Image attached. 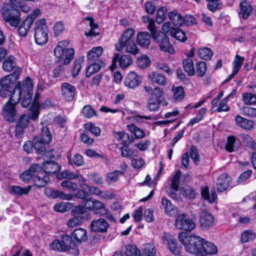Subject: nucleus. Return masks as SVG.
<instances>
[{"label":"nucleus","instance_id":"nucleus-30","mask_svg":"<svg viewBox=\"0 0 256 256\" xmlns=\"http://www.w3.org/2000/svg\"><path fill=\"white\" fill-rule=\"evenodd\" d=\"M168 16L170 21L176 26H182L183 16L176 10L169 12Z\"/></svg>","mask_w":256,"mask_h":256},{"label":"nucleus","instance_id":"nucleus-64","mask_svg":"<svg viewBox=\"0 0 256 256\" xmlns=\"http://www.w3.org/2000/svg\"><path fill=\"white\" fill-rule=\"evenodd\" d=\"M84 128L96 136H98L100 134L101 130L100 128L91 122L86 124H84Z\"/></svg>","mask_w":256,"mask_h":256},{"label":"nucleus","instance_id":"nucleus-13","mask_svg":"<svg viewBox=\"0 0 256 256\" xmlns=\"http://www.w3.org/2000/svg\"><path fill=\"white\" fill-rule=\"evenodd\" d=\"M2 68L6 72L14 70L10 74L16 76H18L21 72L20 68L16 66L15 58L11 56L8 57L3 62Z\"/></svg>","mask_w":256,"mask_h":256},{"label":"nucleus","instance_id":"nucleus-27","mask_svg":"<svg viewBox=\"0 0 256 256\" xmlns=\"http://www.w3.org/2000/svg\"><path fill=\"white\" fill-rule=\"evenodd\" d=\"M144 89L146 92L150 95V98H154L160 101V98L163 95V90L159 87H156L152 89L150 86H144Z\"/></svg>","mask_w":256,"mask_h":256},{"label":"nucleus","instance_id":"nucleus-6","mask_svg":"<svg viewBox=\"0 0 256 256\" xmlns=\"http://www.w3.org/2000/svg\"><path fill=\"white\" fill-rule=\"evenodd\" d=\"M34 36L36 42L39 45H43L47 42L48 29L44 19H40L35 23Z\"/></svg>","mask_w":256,"mask_h":256},{"label":"nucleus","instance_id":"nucleus-36","mask_svg":"<svg viewBox=\"0 0 256 256\" xmlns=\"http://www.w3.org/2000/svg\"><path fill=\"white\" fill-rule=\"evenodd\" d=\"M86 20L90 21L89 25L90 26V30L88 32H85V35L86 36H96L99 34V32H96V30L98 28V25L94 22L93 18L87 17Z\"/></svg>","mask_w":256,"mask_h":256},{"label":"nucleus","instance_id":"nucleus-22","mask_svg":"<svg viewBox=\"0 0 256 256\" xmlns=\"http://www.w3.org/2000/svg\"><path fill=\"white\" fill-rule=\"evenodd\" d=\"M22 93L20 88V82H18L15 84L12 90H10V98L8 102L16 104L22 98Z\"/></svg>","mask_w":256,"mask_h":256},{"label":"nucleus","instance_id":"nucleus-5","mask_svg":"<svg viewBox=\"0 0 256 256\" xmlns=\"http://www.w3.org/2000/svg\"><path fill=\"white\" fill-rule=\"evenodd\" d=\"M69 43V41L66 40L59 42L54 50L55 56L63 60L65 64H68L74 56V49L66 48Z\"/></svg>","mask_w":256,"mask_h":256},{"label":"nucleus","instance_id":"nucleus-4","mask_svg":"<svg viewBox=\"0 0 256 256\" xmlns=\"http://www.w3.org/2000/svg\"><path fill=\"white\" fill-rule=\"evenodd\" d=\"M0 12L4 22L8 23L11 26L16 28L20 24L21 20L20 13L18 10L13 6L4 4L0 8Z\"/></svg>","mask_w":256,"mask_h":256},{"label":"nucleus","instance_id":"nucleus-21","mask_svg":"<svg viewBox=\"0 0 256 256\" xmlns=\"http://www.w3.org/2000/svg\"><path fill=\"white\" fill-rule=\"evenodd\" d=\"M42 168L44 173L47 174H56L58 173L61 166L58 164L52 161H45L42 164Z\"/></svg>","mask_w":256,"mask_h":256},{"label":"nucleus","instance_id":"nucleus-54","mask_svg":"<svg viewBox=\"0 0 256 256\" xmlns=\"http://www.w3.org/2000/svg\"><path fill=\"white\" fill-rule=\"evenodd\" d=\"M173 97L178 100H182L184 96V90L182 86H178L176 88H172Z\"/></svg>","mask_w":256,"mask_h":256},{"label":"nucleus","instance_id":"nucleus-60","mask_svg":"<svg viewBox=\"0 0 256 256\" xmlns=\"http://www.w3.org/2000/svg\"><path fill=\"white\" fill-rule=\"evenodd\" d=\"M244 57L240 56L238 54H236L232 62L233 70L238 72L244 62Z\"/></svg>","mask_w":256,"mask_h":256},{"label":"nucleus","instance_id":"nucleus-12","mask_svg":"<svg viewBox=\"0 0 256 256\" xmlns=\"http://www.w3.org/2000/svg\"><path fill=\"white\" fill-rule=\"evenodd\" d=\"M72 236L64 235L62 237V240H55L53 242L52 246L54 250L59 251L68 250L70 248L75 246L74 242L72 240Z\"/></svg>","mask_w":256,"mask_h":256},{"label":"nucleus","instance_id":"nucleus-7","mask_svg":"<svg viewBox=\"0 0 256 256\" xmlns=\"http://www.w3.org/2000/svg\"><path fill=\"white\" fill-rule=\"evenodd\" d=\"M86 205L88 208L92 210L96 214L106 217L112 222H116L115 218L110 212L106 208L104 203L98 200H86Z\"/></svg>","mask_w":256,"mask_h":256},{"label":"nucleus","instance_id":"nucleus-15","mask_svg":"<svg viewBox=\"0 0 256 256\" xmlns=\"http://www.w3.org/2000/svg\"><path fill=\"white\" fill-rule=\"evenodd\" d=\"M76 89L74 86L68 82H63L60 87L61 95L66 101H72L74 98Z\"/></svg>","mask_w":256,"mask_h":256},{"label":"nucleus","instance_id":"nucleus-58","mask_svg":"<svg viewBox=\"0 0 256 256\" xmlns=\"http://www.w3.org/2000/svg\"><path fill=\"white\" fill-rule=\"evenodd\" d=\"M50 181V177H34V185L38 188L44 186Z\"/></svg>","mask_w":256,"mask_h":256},{"label":"nucleus","instance_id":"nucleus-48","mask_svg":"<svg viewBox=\"0 0 256 256\" xmlns=\"http://www.w3.org/2000/svg\"><path fill=\"white\" fill-rule=\"evenodd\" d=\"M114 136L124 146H128L130 142L128 135L124 132H119L116 133Z\"/></svg>","mask_w":256,"mask_h":256},{"label":"nucleus","instance_id":"nucleus-24","mask_svg":"<svg viewBox=\"0 0 256 256\" xmlns=\"http://www.w3.org/2000/svg\"><path fill=\"white\" fill-rule=\"evenodd\" d=\"M236 124L244 129L250 130L254 128V122L238 114L234 118Z\"/></svg>","mask_w":256,"mask_h":256},{"label":"nucleus","instance_id":"nucleus-14","mask_svg":"<svg viewBox=\"0 0 256 256\" xmlns=\"http://www.w3.org/2000/svg\"><path fill=\"white\" fill-rule=\"evenodd\" d=\"M16 105L10 102H7L2 106V115L4 119L9 122H12L14 120V118L16 114Z\"/></svg>","mask_w":256,"mask_h":256},{"label":"nucleus","instance_id":"nucleus-57","mask_svg":"<svg viewBox=\"0 0 256 256\" xmlns=\"http://www.w3.org/2000/svg\"><path fill=\"white\" fill-rule=\"evenodd\" d=\"M206 64L204 62H199L196 64V74L198 76H204L206 72Z\"/></svg>","mask_w":256,"mask_h":256},{"label":"nucleus","instance_id":"nucleus-31","mask_svg":"<svg viewBox=\"0 0 256 256\" xmlns=\"http://www.w3.org/2000/svg\"><path fill=\"white\" fill-rule=\"evenodd\" d=\"M32 188V186H28L25 188H22L20 186H12L10 187V194L12 195L21 196L22 194H28Z\"/></svg>","mask_w":256,"mask_h":256},{"label":"nucleus","instance_id":"nucleus-45","mask_svg":"<svg viewBox=\"0 0 256 256\" xmlns=\"http://www.w3.org/2000/svg\"><path fill=\"white\" fill-rule=\"evenodd\" d=\"M160 101L150 98L148 100L146 108L150 112H156L159 110Z\"/></svg>","mask_w":256,"mask_h":256},{"label":"nucleus","instance_id":"nucleus-3","mask_svg":"<svg viewBox=\"0 0 256 256\" xmlns=\"http://www.w3.org/2000/svg\"><path fill=\"white\" fill-rule=\"evenodd\" d=\"M38 97V94H36L34 101L31 106L30 111V114L28 116L24 114L20 116V118L18 120L17 124L16 126V135H20L23 132L24 128H26L28 124L29 119L33 120H36L39 115V103L37 102V98Z\"/></svg>","mask_w":256,"mask_h":256},{"label":"nucleus","instance_id":"nucleus-53","mask_svg":"<svg viewBox=\"0 0 256 256\" xmlns=\"http://www.w3.org/2000/svg\"><path fill=\"white\" fill-rule=\"evenodd\" d=\"M242 99L246 104H256V95L251 93L246 92L242 94Z\"/></svg>","mask_w":256,"mask_h":256},{"label":"nucleus","instance_id":"nucleus-16","mask_svg":"<svg viewBox=\"0 0 256 256\" xmlns=\"http://www.w3.org/2000/svg\"><path fill=\"white\" fill-rule=\"evenodd\" d=\"M217 252V247L212 242L206 241L202 238V244L200 248L198 255L206 256L208 254H216Z\"/></svg>","mask_w":256,"mask_h":256},{"label":"nucleus","instance_id":"nucleus-18","mask_svg":"<svg viewBox=\"0 0 256 256\" xmlns=\"http://www.w3.org/2000/svg\"><path fill=\"white\" fill-rule=\"evenodd\" d=\"M140 76L134 72H130L124 80L125 86L130 88H135L141 83Z\"/></svg>","mask_w":256,"mask_h":256},{"label":"nucleus","instance_id":"nucleus-26","mask_svg":"<svg viewBox=\"0 0 256 256\" xmlns=\"http://www.w3.org/2000/svg\"><path fill=\"white\" fill-rule=\"evenodd\" d=\"M202 196L210 203L214 202L217 200V194L214 190H211L210 195L209 193V190L207 186L202 188Z\"/></svg>","mask_w":256,"mask_h":256},{"label":"nucleus","instance_id":"nucleus-62","mask_svg":"<svg viewBox=\"0 0 256 256\" xmlns=\"http://www.w3.org/2000/svg\"><path fill=\"white\" fill-rule=\"evenodd\" d=\"M242 114L249 117H256V108L250 106H243L240 108Z\"/></svg>","mask_w":256,"mask_h":256},{"label":"nucleus","instance_id":"nucleus-46","mask_svg":"<svg viewBox=\"0 0 256 256\" xmlns=\"http://www.w3.org/2000/svg\"><path fill=\"white\" fill-rule=\"evenodd\" d=\"M142 254L145 256H154L156 250L152 244L148 243L144 245Z\"/></svg>","mask_w":256,"mask_h":256},{"label":"nucleus","instance_id":"nucleus-59","mask_svg":"<svg viewBox=\"0 0 256 256\" xmlns=\"http://www.w3.org/2000/svg\"><path fill=\"white\" fill-rule=\"evenodd\" d=\"M256 237L255 233L251 230H246L242 233L241 240L242 242H247Z\"/></svg>","mask_w":256,"mask_h":256},{"label":"nucleus","instance_id":"nucleus-17","mask_svg":"<svg viewBox=\"0 0 256 256\" xmlns=\"http://www.w3.org/2000/svg\"><path fill=\"white\" fill-rule=\"evenodd\" d=\"M109 226L108 223L106 220L100 218L98 220H93L90 227L92 232H104L107 231Z\"/></svg>","mask_w":256,"mask_h":256},{"label":"nucleus","instance_id":"nucleus-51","mask_svg":"<svg viewBox=\"0 0 256 256\" xmlns=\"http://www.w3.org/2000/svg\"><path fill=\"white\" fill-rule=\"evenodd\" d=\"M207 6L208 9L212 12L220 10L222 8V4L220 0H212L209 1Z\"/></svg>","mask_w":256,"mask_h":256},{"label":"nucleus","instance_id":"nucleus-20","mask_svg":"<svg viewBox=\"0 0 256 256\" xmlns=\"http://www.w3.org/2000/svg\"><path fill=\"white\" fill-rule=\"evenodd\" d=\"M234 180L232 177H219L218 179L216 184L217 191L218 192H222L229 186H236L235 183H233Z\"/></svg>","mask_w":256,"mask_h":256},{"label":"nucleus","instance_id":"nucleus-38","mask_svg":"<svg viewBox=\"0 0 256 256\" xmlns=\"http://www.w3.org/2000/svg\"><path fill=\"white\" fill-rule=\"evenodd\" d=\"M118 60L120 66L122 68H125L129 66L132 62V58L129 55H122L120 58L118 57Z\"/></svg>","mask_w":256,"mask_h":256},{"label":"nucleus","instance_id":"nucleus-63","mask_svg":"<svg viewBox=\"0 0 256 256\" xmlns=\"http://www.w3.org/2000/svg\"><path fill=\"white\" fill-rule=\"evenodd\" d=\"M236 138L235 136H232L228 138L227 142L226 144V149L229 152H232L235 150L234 144Z\"/></svg>","mask_w":256,"mask_h":256},{"label":"nucleus","instance_id":"nucleus-29","mask_svg":"<svg viewBox=\"0 0 256 256\" xmlns=\"http://www.w3.org/2000/svg\"><path fill=\"white\" fill-rule=\"evenodd\" d=\"M149 79L154 83L160 86H165L166 83V78L162 74L152 72L148 75Z\"/></svg>","mask_w":256,"mask_h":256},{"label":"nucleus","instance_id":"nucleus-28","mask_svg":"<svg viewBox=\"0 0 256 256\" xmlns=\"http://www.w3.org/2000/svg\"><path fill=\"white\" fill-rule=\"evenodd\" d=\"M72 236L77 242H84L88 238L86 231L82 228L75 230L72 234Z\"/></svg>","mask_w":256,"mask_h":256},{"label":"nucleus","instance_id":"nucleus-35","mask_svg":"<svg viewBox=\"0 0 256 256\" xmlns=\"http://www.w3.org/2000/svg\"><path fill=\"white\" fill-rule=\"evenodd\" d=\"M183 66L184 70L190 76H192L195 74V70L194 62L190 58H187L183 60Z\"/></svg>","mask_w":256,"mask_h":256},{"label":"nucleus","instance_id":"nucleus-50","mask_svg":"<svg viewBox=\"0 0 256 256\" xmlns=\"http://www.w3.org/2000/svg\"><path fill=\"white\" fill-rule=\"evenodd\" d=\"M136 63L138 67L145 68L150 66V60L147 56L142 55L138 58Z\"/></svg>","mask_w":256,"mask_h":256},{"label":"nucleus","instance_id":"nucleus-39","mask_svg":"<svg viewBox=\"0 0 256 256\" xmlns=\"http://www.w3.org/2000/svg\"><path fill=\"white\" fill-rule=\"evenodd\" d=\"M33 84L32 80L30 78H26L22 82V85L20 84V88L23 93L32 94Z\"/></svg>","mask_w":256,"mask_h":256},{"label":"nucleus","instance_id":"nucleus-61","mask_svg":"<svg viewBox=\"0 0 256 256\" xmlns=\"http://www.w3.org/2000/svg\"><path fill=\"white\" fill-rule=\"evenodd\" d=\"M100 69V64L96 63L90 64L87 68L86 72V76L90 77L92 74L97 72Z\"/></svg>","mask_w":256,"mask_h":256},{"label":"nucleus","instance_id":"nucleus-9","mask_svg":"<svg viewBox=\"0 0 256 256\" xmlns=\"http://www.w3.org/2000/svg\"><path fill=\"white\" fill-rule=\"evenodd\" d=\"M40 14L39 8H36L23 20L18 28L19 34L22 36H26L34 20Z\"/></svg>","mask_w":256,"mask_h":256},{"label":"nucleus","instance_id":"nucleus-41","mask_svg":"<svg viewBox=\"0 0 256 256\" xmlns=\"http://www.w3.org/2000/svg\"><path fill=\"white\" fill-rule=\"evenodd\" d=\"M36 137L44 140L45 142H50L52 140V136L50 134L49 128L46 126L42 128L40 136Z\"/></svg>","mask_w":256,"mask_h":256},{"label":"nucleus","instance_id":"nucleus-32","mask_svg":"<svg viewBox=\"0 0 256 256\" xmlns=\"http://www.w3.org/2000/svg\"><path fill=\"white\" fill-rule=\"evenodd\" d=\"M240 14L242 18L246 19L250 15L252 8L250 2L246 0H244L240 4Z\"/></svg>","mask_w":256,"mask_h":256},{"label":"nucleus","instance_id":"nucleus-33","mask_svg":"<svg viewBox=\"0 0 256 256\" xmlns=\"http://www.w3.org/2000/svg\"><path fill=\"white\" fill-rule=\"evenodd\" d=\"M42 170L40 166L36 164H34L27 170H25L22 174L23 176H36L39 174H42Z\"/></svg>","mask_w":256,"mask_h":256},{"label":"nucleus","instance_id":"nucleus-34","mask_svg":"<svg viewBox=\"0 0 256 256\" xmlns=\"http://www.w3.org/2000/svg\"><path fill=\"white\" fill-rule=\"evenodd\" d=\"M33 146L38 153H40L46 150V145L50 142H45L44 140L35 137L33 139Z\"/></svg>","mask_w":256,"mask_h":256},{"label":"nucleus","instance_id":"nucleus-52","mask_svg":"<svg viewBox=\"0 0 256 256\" xmlns=\"http://www.w3.org/2000/svg\"><path fill=\"white\" fill-rule=\"evenodd\" d=\"M166 13L167 10L164 7H162L158 9L156 20L158 24H161L164 20Z\"/></svg>","mask_w":256,"mask_h":256},{"label":"nucleus","instance_id":"nucleus-37","mask_svg":"<svg viewBox=\"0 0 256 256\" xmlns=\"http://www.w3.org/2000/svg\"><path fill=\"white\" fill-rule=\"evenodd\" d=\"M50 196L53 198H60L64 200H71L73 198V195L71 194H66L64 192L58 190H52L50 192Z\"/></svg>","mask_w":256,"mask_h":256},{"label":"nucleus","instance_id":"nucleus-56","mask_svg":"<svg viewBox=\"0 0 256 256\" xmlns=\"http://www.w3.org/2000/svg\"><path fill=\"white\" fill-rule=\"evenodd\" d=\"M162 204L164 206L166 213L170 214L171 212L174 210V206L172 204L170 201L165 197H162Z\"/></svg>","mask_w":256,"mask_h":256},{"label":"nucleus","instance_id":"nucleus-10","mask_svg":"<svg viewBox=\"0 0 256 256\" xmlns=\"http://www.w3.org/2000/svg\"><path fill=\"white\" fill-rule=\"evenodd\" d=\"M174 226L178 230L188 232L192 231L196 228L194 222L187 215L182 214H178L175 220Z\"/></svg>","mask_w":256,"mask_h":256},{"label":"nucleus","instance_id":"nucleus-2","mask_svg":"<svg viewBox=\"0 0 256 256\" xmlns=\"http://www.w3.org/2000/svg\"><path fill=\"white\" fill-rule=\"evenodd\" d=\"M178 238L188 252L196 254L198 256L200 248L202 244V238L196 234L182 232L178 234Z\"/></svg>","mask_w":256,"mask_h":256},{"label":"nucleus","instance_id":"nucleus-25","mask_svg":"<svg viewBox=\"0 0 256 256\" xmlns=\"http://www.w3.org/2000/svg\"><path fill=\"white\" fill-rule=\"evenodd\" d=\"M150 34L146 32H138L136 36V41L140 46L148 48L150 42Z\"/></svg>","mask_w":256,"mask_h":256},{"label":"nucleus","instance_id":"nucleus-55","mask_svg":"<svg viewBox=\"0 0 256 256\" xmlns=\"http://www.w3.org/2000/svg\"><path fill=\"white\" fill-rule=\"evenodd\" d=\"M128 126L129 130L134 134L136 138H141L144 136L145 133L144 131L136 127L134 124L128 125Z\"/></svg>","mask_w":256,"mask_h":256},{"label":"nucleus","instance_id":"nucleus-44","mask_svg":"<svg viewBox=\"0 0 256 256\" xmlns=\"http://www.w3.org/2000/svg\"><path fill=\"white\" fill-rule=\"evenodd\" d=\"M213 55L212 50L207 48H202L199 49L198 51V56L203 60H210Z\"/></svg>","mask_w":256,"mask_h":256},{"label":"nucleus","instance_id":"nucleus-1","mask_svg":"<svg viewBox=\"0 0 256 256\" xmlns=\"http://www.w3.org/2000/svg\"><path fill=\"white\" fill-rule=\"evenodd\" d=\"M134 34V30L132 28L126 29L118 39L116 45L117 51L121 52L124 48L127 53L136 55L138 53V48L133 40L132 36Z\"/></svg>","mask_w":256,"mask_h":256},{"label":"nucleus","instance_id":"nucleus-43","mask_svg":"<svg viewBox=\"0 0 256 256\" xmlns=\"http://www.w3.org/2000/svg\"><path fill=\"white\" fill-rule=\"evenodd\" d=\"M171 36L182 42H184L186 40L185 32L178 28H175L172 30Z\"/></svg>","mask_w":256,"mask_h":256},{"label":"nucleus","instance_id":"nucleus-11","mask_svg":"<svg viewBox=\"0 0 256 256\" xmlns=\"http://www.w3.org/2000/svg\"><path fill=\"white\" fill-rule=\"evenodd\" d=\"M158 44L161 51L168 52L170 54H174L175 52L172 46L170 44L168 38L166 34L162 32L155 34L152 38Z\"/></svg>","mask_w":256,"mask_h":256},{"label":"nucleus","instance_id":"nucleus-40","mask_svg":"<svg viewBox=\"0 0 256 256\" xmlns=\"http://www.w3.org/2000/svg\"><path fill=\"white\" fill-rule=\"evenodd\" d=\"M86 218L84 216L78 215L71 218L66 223V226L68 228H72L76 226L80 225L86 219Z\"/></svg>","mask_w":256,"mask_h":256},{"label":"nucleus","instance_id":"nucleus-8","mask_svg":"<svg viewBox=\"0 0 256 256\" xmlns=\"http://www.w3.org/2000/svg\"><path fill=\"white\" fill-rule=\"evenodd\" d=\"M18 76L8 74L0 78V96L3 98L8 97L10 90L16 82Z\"/></svg>","mask_w":256,"mask_h":256},{"label":"nucleus","instance_id":"nucleus-47","mask_svg":"<svg viewBox=\"0 0 256 256\" xmlns=\"http://www.w3.org/2000/svg\"><path fill=\"white\" fill-rule=\"evenodd\" d=\"M72 204L68 202H62L56 204L54 209L55 211L58 212H65L69 210L71 208Z\"/></svg>","mask_w":256,"mask_h":256},{"label":"nucleus","instance_id":"nucleus-19","mask_svg":"<svg viewBox=\"0 0 256 256\" xmlns=\"http://www.w3.org/2000/svg\"><path fill=\"white\" fill-rule=\"evenodd\" d=\"M200 222L203 228H208L214 224V217L208 212L202 210L200 214Z\"/></svg>","mask_w":256,"mask_h":256},{"label":"nucleus","instance_id":"nucleus-23","mask_svg":"<svg viewBox=\"0 0 256 256\" xmlns=\"http://www.w3.org/2000/svg\"><path fill=\"white\" fill-rule=\"evenodd\" d=\"M103 48L98 46L94 47L88 52L87 58L89 62H93L99 60V58L103 52Z\"/></svg>","mask_w":256,"mask_h":256},{"label":"nucleus","instance_id":"nucleus-49","mask_svg":"<svg viewBox=\"0 0 256 256\" xmlns=\"http://www.w3.org/2000/svg\"><path fill=\"white\" fill-rule=\"evenodd\" d=\"M125 254L126 256H141L140 250L132 245H128L126 246Z\"/></svg>","mask_w":256,"mask_h":256},{"label":"nucleus","instance_id":"nucleus-42","mask_svg":"<svg viewBox=\"0 0 256 256\" xmlns=\"http://www.w3.org/2000/svg\"><path fill=\"white\" fill-rule=\"evenodd\" d=\"M181 193L182 196L190 200L194 199L196 195L195 190L189 186L182 188Z\"/></svg>","mask_w":256,"mask_h":256}]
</instances>
